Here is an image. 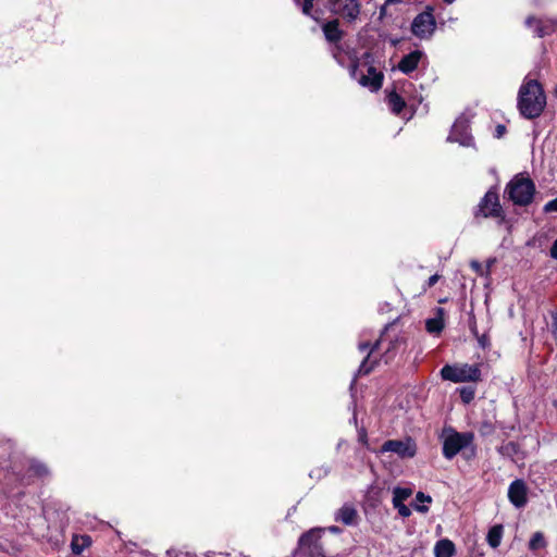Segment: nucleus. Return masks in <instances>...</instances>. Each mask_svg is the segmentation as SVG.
Wrapping results in <instances>:
<instances>
[{
    "label": "nucleus",
    "mask_w": 557,
    "mask_h": 557,
    "mask_svg": "<svg viewBox=\"0 0 557 557\" xmlns=\"http://www.w3.org/2000/svg\"><path fill=\"white\" fill-rule=\"evenodd\" d=\"M320 529H312L304 533L299 539L300 546H310L320 537Z\"/></svg>",
    "instance_id": "nucleus-22"
},
{
    "label": "nucleus",
    "mask_w": 557,
    "mask_h": 557,
    "mask_svg": "<svg viewBox=\"0 0 557 557\" xmlns=\"http://www.w3.org/2000/svg\"><path fill=\"white\" fill-rule=\"evenodd\" d=\"M508 499L516 508H522L528 502V487L524 481L517 479L508 488Z\"/></svg>",
    "instance_id": "nucleus-12"
},
{
    "label": "nucleus",
    "mask_w": 557,
    "mask_h": 557,
    "mask_svg": "<svg viewBox=\"0 0 557 557\" xmlns=\"http://www.w3.org/2000/svg\"><path fill=\"white\" fill-rule=\"evenodd\" d=\"M478 342H479V345L482 347V348H486L488 346V338L485 336V335H482L478 338Z\"/></svg>",
    "instance_id": "nucleus-33"
},
{
    "label": "nucleus",
    "mask_w": 557,
    "mask_h": 557,
    "mask_svg": "<svg viewBox=\"0 0 557 557\" xmlns=\"http://www.w3.org/2000/svg\"><path fill=\"white\" fill-rule=\"evenodd\" d=\"M460 398L465 404H469L474 398V389L471 387L460 388Z\"/></svg>",
    "instance_id": "nucleus-27"
},
{
    "label": "nucleus",
    "mask_w": 557,
    "mask_h": 557,
    "mask_svg": "<svg viewBox=\"0 0 557 557\" xmlns=\"http://www.w3.org/2000/svg\"><path fill=\"white\" fill-rule=\"evenodd\" d=\"M441 376L443 380L455 383L478 382L481 377V370L476 364H446L441 370Z\"/></svg>",
    "instance_id": "nucleus-3"
},
{
    "label": "nucleus",
    "mask_w": 557,
    "mask_h": 557,
    "mask_svg": "<svg viewBox=\"0 0 557 557\" xmlns=\"http://www.w3.org/2000/svg\"><path fill=\"white\" fill-rule=\"evenodd\" d=\"M545 212H557V197L544 206Z\"/></svg>",
    "instance_id": "nucleus-31"
},
{
    "label": "nucleus",
    "mask_w": 557,
    "mask_h": 557,
    "mask_svg": "<svg viewBox=\"0 0 557 557\" xmlns=\"http://www.w3.org/2000/svg\"><path fill=\"white\" fill-rule=\"evenodd\" d=\"M297 4L301 3L302 13L306 15H311V10L313 7L314 0H294Z\"/></svg>",
    "instance_id": "nucleus-28"
},
{
    "label": "nucleus",
    "mask_w": 557,
    "mask_h": 557,
    "mask_svg": "<svg viewBox=\"0 0 557 557\" xmlns=\"http://www.w3.org/2000/svg\"><path fill=\"white\" fill-rule=\"evenodd\" d=\"M515 448H516V445L513 443H509L504 447L505 450H509V449L515 450Z\"/></svg>",
    "instance_id": "nucleus-40"
},
{
    "label": "nucleus",
    "mask_w": 557,
    "mask_h": 557,
    "mask_svg": "<svg viewBox=\"0 0 557 557\" xmlns=\"http://www.w3.org/2000/svg\"><path fill=\"white\" fill-rule=\"evenodd\" d=\"M473 441L472 433H449L443 443V455L447 459H453L462 448L469 446Z\"/></svg>",
    "instance_id": "nucleus-6"
},
{
    "label": "nucleus",
    "mask_w": 557,
    "mask_h": 557,
    "mask_svg": "<svg viewBox=\"0 0 557 557\" xmlns=\"http://www.w3.org/2000/svg\"><path fill=\"white\" fill-rule=\"evenodd\" d=\"M396 344H398V341H395V343H389L388 348H389V349L394 348V346H395Z\"/></svg>",
    "instance_id": "nucleus-41"
},
{
    "label": "nucleus",
    "mask_w": 557,
    "mask_h": 557,
    "mask_svg": "<svg viewBox=\"0 0 557 557\" xmlns=\"http://www.w3.org/2000/svg\"><path fill=\"white\" fill-rule=\"evenodd\" d=\"M505 193L515 205L527 206L533 199L535 186L529 177L516 175L507 184Z\"/></svg>",
    "instance_id": "nucleus-2"
},
{
    "label": "nucleus",
    "mask_w": 557,
    "mask_h": 557,
    "mask_svg": "<svg viewBox=\"0 0 557 557\" xmlns=\"http://www.w3.org/2000/svg\"><path fill=\"white\" fill-rule=\"evenodd\" d=\"M382 344L383 338L377 339L372 346H370L368 342L359 343V349L361 351H366L367 349L370 348L367 358L362 361L361 366L359 367L360 374H368L372 370V364H369V358L379 351Z\"/></svg>",
    "instance_id": "nucleus-16"
},
{
    "label": "nucleus",
    "mask_w": 557,
    "mask_h": 557,
    "mask_svg": "<svg viewBox=\"0 0 557 557\" xmlns=\"http://www.w3.org/2000/svg\"><path fill=\"white\" fill-rule=\"evenodd\" d=\"M91 544V539L88 535H74L71 542L72 552L75 555L82 554Z\"/></svg>",
    "instance_id": "nucleus-20"
},
{
    "label": "nucleus",
    "mask_w": 557,
    "mask_h": 557,
    "mask_svg": "<svg viewBox=\"0 0 557 557\" xmlns=\"http://www.w3.org/2000/svg\"><path fill=\"white\" fill-rule=\"evenodd\" d=\"M517 100L520 114L529 120L539 117L546 107V95L536 79L524 78Z\"/></svg>",
    "instance_id": "nucleus-1"
},
{
    "label": "nucleus",
    "mask_w": 557,
    "mask_h": 557,
    "mask_svg": "<svg viewBox=\"0 0 557 557\" xmlns=\"http://www.w3.org/2000/svg\"><path fill=\"white\" fill-rule=\"evenodd\" d=\"M412 494L410 487L397 486L393 490V503H404Z\"/></svg>",
    "instance_id": "nucleus-24"
},
{
    "label": "nucleus",
    "mask_w": 557,
    "mask_h": 557,
    "mask_svg": "<svg viewBox=\"0 0 557 557\" xmlns=\"http://www.w3.org/2000/svg\"><path fill=\"white\" fill-rule=\"evenodd\" d=\"M447 139L465 147L472 146L473 138L469 133V120L466 116H459L456 120Z\"/></svg>",
    "instance_id": "nucleus-9"
},
{
    "label": "nucleus",
    "mask_w": 557,
    "mask_h": 557,
    "mask_svg": "<svg viewBox=\"0 0 557 557\" xmlns=\"http://www.w3.org/2000/svg\"><path fill=\"white\" fill-rule=\"evenodd\" d=\"M525 24L537 37L549 35L555 29V23L548 18H537L531 16L527 18Z\"/></svg>",
    "instance_id": "nucleus-13"
},
{
    "label": "nucleus",
    "mask_w": 557,
    "mask_h": 557,
    "mask_svg": "<svg viewBox=\"0 0 557 557\" xmlns=\"http://www.w3.org/2000/svg\"><path fill=\"white\" fill-rule=\"evenodd\" d=\"M444 313H445V311H444L443 308H437L436 309V317L426 320L425 327H426L428 332H430V333H440L443 330V327H444V322H443Z\"/></svg>",
    "instance_id": "nucleus-19"
},
{
    "label": "nucleus",
    "mask_w": 557,
    "mask_h": 557,
    "mask_svg": "<svg viewBox=\"0 0 557 557\" xmlns=\"http://www.w3.org/2000/svg\"><path fill=\"white\" fill-rule=\"evenodd\" d=\"M389 352H391V349L387 348V350L384 354V358H385L384 361H385V363H387L393 358V356H391Z\"/></svg>",
    "instance_id": "nucleus-37"
},
{
    "label": "nucleus",
    "mask_w": 557,
    "mask_h": 557,
    "mask_svg": "<svg viewBox=\"0 0 557 557\" xmlns=\"http://www.w3.org/2000/svg\"><path fill=\"white\" fill-rule=\"evenodd\" d=\"M550 256H552V258L557 260V239L554 242V244L550 248Z\"/></svg>",
    "instance_id": "nucleus-34"
},
{
    "label": "nucleus",
    "mask_w": 557,
    "mask_h": 557,
    "mask_svg": "<svg viewBox=\"0 0 557 557\" xmlns=\"http://www.w3.org/2000/svg\"><path fill=\"white\" fill-rule=\"evenodd\" d=\"M350 76L361 86L377 90L382 86L383 74L368 63L352 62L349 69Z\"/></svg>",
    "instance_id": "nucleus-4"
},
{
    "label": "nucleus",
    "mask_w": 557,
    "mask_h": 557,
    "mask_svg": "<svg viewBox=\"0 0 557 557\" xmlns=\"http://www.w3.org/2000/svg\"><path fill=\"white\" fill-rule=\"evenodd\" d=\"M29 471L34 475H37L39 478H44V476L48 475V473H49L47 467L44 463L38 462V461L32 462V465L29 467Z\"/></svg>",
    "instance_id": "nucleus-25"
},
{
    "label": "nucleus",
    "mask_w": 557,
    "mask_h": 557,
    "mask_svg": "<svg viewBox=\"0 0 557 557\" xmlns=\"http://www.w3.org/2000/svg\"><path fill=\"white\" fill-rule=\"evenodd\" d=\"M322 30L325 39L330 42H338L343 38V32L339 29L338 18L324 23Z\"/></svg>",
    "instance_id": "nucleus-17"
},
{
    "label": "nucleus",
    "mask_w": 557,
    "mask_h": 557,
    "mask_svg": "<svg viewBox=\"0 0 557 557\" xmlns=\"http://www.w3.org/2000/svg\"><path fill=\"white\" fill-rule=\"evenodd\" d=\"M381 453H394L400 458H412L417 453L416 443L411 438L389 440L382 447Z\"/></svg>",
    "instance_id": "nucleus-8"
},
{
    "label": "nucleus",
    "mask_w": 557,
    "mask_h": 557,
    "mask_svg": "<svg viewBox=\"0 0 557 557\" xmlns=\"http://www.w3.org/2000/svg\"><path fill=\"white\" fill-rule=\"evenodd\" d=\"M502 213L503 210L499 205L497 193L488 190L480 201L475 215H482L483 218H499L502 216Z\"/></svg>",
    "instance_id": "nucleus-10"
},
{
    "label": "nucleus",
    "mask_w": 557,
    "mask_h": 557,
    "mask_svg": "<svg viewBox=\"0 0 557 557\" xmlns=\"http://www.w3.org/2000/svg\"><path fill=\"white\" fill-rule=\"evenodd\" d=\"M438 278H440V276L437 274H434V275L430 276L428 282H426V285L423 287V290H426V288L432 287L433 285H435L437 283Z\"/></svg>",
    "instance_id": "nucleus-32"
},
{
    "label": "nucleus",
    "mask_w": 557,
    "mask_h": 557,
    "mask_svg": "<svg viewBox=\"0 0 557 557\" xmlns=\"http://www.w3.org/2000/svg\"><path fill=\"white\" fill-rule=\"evenodd\" d=\"M435 27L436 22L431 9L418 14L411 24L413 35L420 39H429L433 35Z\"/></svg>",
    "instance_id": "nucleus-7"
},
{
    "label": "nucleus",
    "mask_w": 557,
    "mask_h": 557,
    "mask_svg": "<svg viewBox=\"0 0 557 557\" xmlns=\"http://www.w3.org/2000/svg\"><path fill=\"white\" fill-rule=\"evenodd\" d=\"M393 506L395 509H397L398 513L404 518H407L411 515L410 508L407 507L404 503H393Z\"/></svg>",
    "instance_id": "nucleus-29"
},
{
    "label": "nucleus",
    "mask_w": 557,
    "mask_h": 557,
    "mask_svg": "<svg viewBox=\"0 0 557 557\" xmlns=\"http://www.w3.org/2000/svg\"><path fill=\"white\" fill-rule=\"evenodd\" d=\"M553 333L555 337H557V314H555L553 318Z\"/></svg>",
    "instance_id": "nucleus-35"
},
{
    "label": "nucleus",
    "mask_w": 557,
    "mask_h": 557,
    "mask_svg": "<svg viewBox=\"0 0 557 557\" xmlns=\"http://www.w3.org/2000/svg\"><path fill=\"white\" fill-rule=\"evenodd\" d=\"M455 554V545L450 540L438 541L434 547L435 557H451Z\"/></svg>",
    "instance_id": "nucleus-18"
},
{
    "label": "nucleus",
    "mask_w": 557,
    "mask_h": 557,
    "mask_svg": "<svg viewBox=\"0 0 557 557\" xmlns=\"http://www.w3.org/2000/svg\"><path fill=\"white\" fill-rule=\"evenodd\" d=\"M506 131V127L504 125H498L496 128L497 137H500Z\"/></svg>",
    "instance_id": "nucleus-36"
},
{
    "label": "nucleus",
    "mask_w": 557,
    "mask_h": 557,
    "mask_svg": "<svg viewBox=\"0 0 557 557\" xmlns=\"http://www.w3.org/2000/svg\"><path fill=\"white\" fill-rule=\"evenodd\" d=\"M503 537V527L500 524L494 525L487 533V543L491 547L496 548L500 545Z\"/></svg>",
    "instance_id": "nucleus-21"
},
{
    "label": "nucleus",
    "mask_w": 557,
    "mask_h": 557,
    "mask_svg": "<svg viewBox=\"0 0 557 557\" xmlns=\"http://www.w3.org/2000/svg\"><path fill=\"white\" fill-rule=\"evenodd\" d=\"M412 86L411 83L404 81L395 86V89L387 96V102L395 114H399L406 106L405 96L408 89Z\"/></svg>",
    "instance_id": "nucleus-11"
},
{
    "label": "nucleus",
    "mask_w": 557,
    "mask_h": 557,
    "mask_svg": "<svg viewBox=\"0 0 557 557\" xmlns=\"http://www.w3.org/2000/svg\"><path fill=\"white\" fill-rule=\"evenodd\" d=\"M331 533H339L341 532V529L338 527H335V525H332V527H329L327 529Z\"/></svg>",
    "instance_id": "nucleus-38"
},
{
    "label": "nucleus",
    "mask_w": 557,
    "mask_h": 557,
    "mask_svg": "<svg viewBox=\"0 0 557 557\" xmlns=\"http://www.w3.org/2000/svg\"><path fill=\"white\" fill-rule=\"evenodd\" d=\"M544 545H545L544 537H543L542 533H540V532L534 533L529 542V548L532 550L540 549V548L544 547Z\"/></svg>",
    "instance_id": "nucleus-26"
},
{
    "label": "nucleus",
    "mask_w": 557,
    "mask_h": 557,
    "mask_svg": "<svg viewBox=\"0 0 557 557\" xmlns=\"http://www.w3.org/2000/svg\"><path fill=\"white\" fill-rule=\"evenodd\" d=\"M470 265L480 275H485V274L488 273V269H490L491 263H488L486 270H484L483 265L479 261H475V260L471 261Z\"/></svg>",
    "instance_id": "nucleus-30"
},
{
    "label": "nucleus",
    "mask_w": 557,
    "mask_h": 557,
    "mask_svg": "<svg viewBox=\"0 0 557 557\" xmlns=\"http://www.w3.org/2000/svg\"><path fill=\"white\" fill-rule=\"evenodd\" d=\"M360 441H361V442H363V443H366V442H367V434H366V431H364V430H362V431L360 432Z\"/></svg>",
    "instance_id": "nucleus-39"
},
{
    "label": "nucleus",
    "mask_w": 557,
    "mask_h": 557,
    "mask_svg": "<svg viewBox=\"0 0 557 557\" xmlns=\"http://www.w3.org/2000/svg\"><path fill=\"white\" fill-rule=\"evenodd\" d=\"M423 58V52L420 50H414L401 58V60L398 63V70L401 71L404 74H410L413 72L418 65L421 59Z\"/></svg>",
    "instance_id": "nucleus-15"
},
{
    "label": "nucleus",
    "mask_w": 557,
    "mask_h": 557,
    "mask_svg": "<svg viewBox=\"0 0 557 557\" xmlns=\"http://www.w3.org/2000/svg\"><path fill=\"white\" fill-rule=\"evenodd\" d=\"M555 94L557 95V88L555 89Z\"/></svg>",
    "instance_id": "nucleus-43"
},
{
    "label": "nucleus",
    "mask_w": 557,
    "mask_h": 557,
    "mask_svg": "<svg viewBox=\"0 0 557 557\" xmlns=\"http://www.w3.org/2000/svg\"><path fill=\"white\" fill-rule=\"evenodd\" d=\"M329 10L348 24L356 23L361 13L360 0H329Z\"/></svg>",
    "instance_id": "nucleus-5"
},
{
    "label": "nucleus",
    "mask_w": 557,
    "mask_h": 557,
    "mask_svg": "<svg viewBox=\"0 0 557 557\" xmlns=\"http://www.w3.org/2000/svg\"><path fill=\"white\" fill-rule=\"evenodd\" d=\"M416 502L417 504L414 505V509L419 512L424 513L429 511V507L424 504H430L432 502V498L431 496L425 495L422 492H418L416 495Z\"/></svg>",
    "instance_id": "nucleus-23"
},
{
    "label": "nucleus",
    "mask_w": 557,
    "mask_h": 557,
    "mask_svg": "<svg viewBox=\"0 0 557 557\" xmlns=\"http://www.w3.org/2000/svg\"><path fill=\"white\" fill-rule=\"evenodd\" d=\"M446 3L450 4L453 3L455 0H444Z\"/></svg>",
    "instance_id": "nucleus-42"
},
{
    "label": "nucleus",
    "mask_w": 557,
    "mask_h": 557,
    "mask_svg": "<svg viewBox=\"0 0 557 557\" xmlns=\"http://www.w3.org/2000/svg\"><path fill=\"white\" fill-rule=\"evenodd\" d=\"M335 521L342 522L345 525H356L359 520V515L356 507L351 504H344L335 512Z\"/></svg>",
    "instance_id": "nucleus-14"
}]
</instances>
